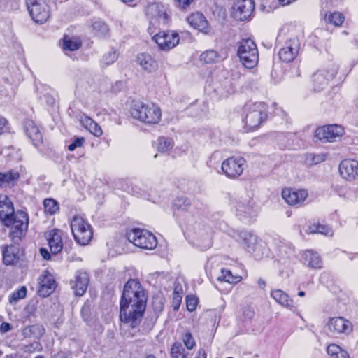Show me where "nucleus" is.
Returning a JSON list of instances; mask_svg holds the SVG:
<instances>
[{"instance_id": "nucleus-1", "label": "nucleus", "mask_w": 358, "mask_h": 358, "mask_svg": "<svg viewBox=\"0 0 358 358\" xmlns=\"http://www.w3.org/2000/svg\"><path fill=\"white\" fill-rule=\"evenodd\" d=\"M133 118L147 124H158L162 118L160 108L152 103L136 101L130 110Z\"/></svg>"}, {"instance_id": "nucleus-2", "label": "nucleus", "mask_w": 358, "mask_h": 358, "mask_svg": "<svg viewBox=\"0 0 358 358\" xmlns=\"http://www.w3.org/2000/svg\"><path fill=\"white\" fill-rule=\"evenodd\" d=\"M146 306L141 308L140 304L127 303L120 301V318L121 329H135L141 322Z\"/></svg>"}, {"instance_id": "nucleus-3", "label": "nucleus", "mask_w": 358, "mask_h": 358, "mask_svg": "<svg viewBox=\"0 0 358 358\" xmlns=\"http://www.w3.org/2000/svg\"><path fill=\"white\" fill-rule=\"evenodd\" d=\"M266 117V107L262 103H249L244 107L243 122L249 130L257 128Z\"/></svg>"}, {"instance_id": "nucleus-4", "label": "nucleus", "mask_w": 358, "mask_h": 358, "mask_svg": "<svg viewBox=\"0 0 358 358\" xmlns=\"http://www.w3.org/2000/svg\"><path fill=\"white\" fill-rule=\"evenodd\" d=\"M120 301L140 304L141 308L146 306L147 297L141 283L134 279L128 280L124 287Z\"/></svg>"}, {"instance_id": "nucleus-5", "label": "nucleus", "mask_w": 358, "mask_h": 358, "mask_svg": "<svg viewBox=\"0 0 358 358\" xmlns=\"http://www.w3.org/2000/svg\"><path fill=\"white\" fill-rule=\"evenodd\" d=\"M231 205L232 211L242 222L249 223L257 215V208L255 206L254 201L248 197L236 199Z\"/></svg>"}, {"instance_id": "nucleus-6", "label": "nucleus", "mask_w": 358, "mask_h": 358, "mask_svg": "<svg viewBox=\"0 0 358 358\" xmlns=\"http://www.w3.org/2000/svg\"><path fill=\"white\" fill-rule=\"evenodd\" d=\"M3 223L10 228V238L13 241L20 240L28 228L29 217L26 212L18 210Z\"/></svg>"}, {"instance_id": "nucleus-7", "label": "nucleus", "mask_w": 358, "mask_h": 358, "mask_svg": "<svg viewBox=\"0 0 358 358\" xmlns=\"http://www.w3.org/2000/svg\"><path fill=\"white\" fill-rule=\"evenodd\" d=\"M71 229L75 241L81 245L88 244L92 238L90 224L81 216L77 215L72 218Z\"/></svg>"}, {"instance_id": "nucleus-8", "label": "nucleus", "mask_w": 358, "mask_h": 358, "mask_svg": "<svg viewBox=\"0 0 358 358\" xmlns=\"http://www.w3.org/2000/svg\"><path fill=\"white\" fill-rule=\"evenodd\" d=\"M238 55L245 68L255 66L259 59L258 50L255 43L250 39H243L240 42Z\"/></svg>"}, {"instance_id": "nucleus-9", "label": "nucleus", "mask_w": 358, "mask_h": 358, "mask_svg": "<svg viewBox=\"0 0 358 358\" xmlns=\"http://www.w3.org/2000/svg\"><path fill=\"white\" fill-rule=\"evenodd\" d=\"M127 237L129 242L142 249L152 250L157 245L156 237L145 229H132L127 232Z\"/></svg>"}, {"instance_id": "nucleus-10", "label": "nucleus", "mask_w": 358, "mask_h": 358, "mask_svg": "<svg viewBox=\"0 0 358 358\" xmlns=\"http://www.w3.org/2000/svg\"><path fill=\"white\" fill-rule=\"evenodd\" d=\"M29 14L36 23L43 24L50 16L49 7L46 0H26Z\"/></svg>"}, {"instance_id": "nucleus-11", "label": "nucleus", "mask_w": 358, "mask_h": 358, "mask_svg": "<svg viewBox=\"0 0 358 358\" xmlns=\"http://www.w3.org/2000/svg\"><path fill=\"white\" fill-rule=\"evenodd\" d=\"M343 133L344 129L341 125L330 124L318 127L315 136L323 142H335L341 138Z\"/></svg>"}, {"instance_id": "nucleus-12", "label": "nucleus", "mask_w": 358, "mask_h": 358, "mask_svg": "<svg viewBox=\"0 0 358 358\" xmlns=\"http://www.w3.org/2000/svg\"><path fill=\"white\" fill-rule=\"evenodd\" d=\"M246 161L241 157H231L222 164V170L229 178L241 176L245 168Z\"/></svg>"}, {"instance_id": "nucleus-13", "label": "nucleus", "mask_w": 358, "mask_h": 358, "mask_svg": "<svg viewBox=\"0 0 358 358\" xmlns=\"http://www.w3.org/2000/svg\"><path fill=\"white\" fill-rule=\"evenodd\" d=\"M152 39L162 50H169L176 47L180 41L178 34L173 31H161L155 34Z\"/></svg>"}, {"instance_id": "nucleus-14", "label": "nucleus", "mask_w": 358, "mask_h": 358, "mask_svg": "<svg viewBox=\"0 0 358 358\" xmlns=\"http://www.w3.org/2000/svg\"><path fill=\"white\" fill-rule=\"evenodd\" d=\"M254 9L252 0H238L233 6L232 16L236 20L244 21L251 16Z\"/></svg>"}, {"instance_id": "nucleus-15", "label": "nucleus", "mask_w": 358, "mask_h": 358, "mask_svg": "<svg viewBox=\"0 0 358 358\" xmlns=\"http://www.w3.org/2000/svg\"><path fill=\"white\" fill-rule=\"evenodd\" d=\"M300 43L296 37L287 40L284 46L279 50L280 59L285 62H292L299 53Z\"/></svg>"}, {"instance_id": "nucleus-16", "label": "nucleus", "mask_w": 358, "mask_h": 358, "mask_svg": "<svg viewBox=\"0 0 358 358\" xmlns=\"http://www.w3.org/2000/svg\"><path fill=\"white\" fill-rule=\"evenodd\" d=\"M284 201L289 206H300L308 197V192L303 189H283L281 193Z\"/></svg>"}, {"instance_id": "nucleus-17", "label": "nucleus", "mask_w": 358, "mask_h": 358, "mask_svg": "<svg viewBox=\"0 0 358 358\" xmlns=\"http://www.w3.org/2000/svg\"><path fill=\"white\" fill-rule=\"evenodd\" d=\"M337 73V67L335 65L331 66L328 69H323L314 73L313 82L315 90L320 91L327 85L328 82L333 79Z\"/></svg>"}, {"instance_id": "nucleus-18", "label": "nucleus", "mask_w": 358, "mask_h": 358, "mask_svg": "<svg viewBox=\"0 0 358 358\" xmlns=\"http://www.w3.org/2000/svg\"><path fill=\"white\" fill-rule=\"evenodd\" d=\"M341 176L345 180L352 182L358 179V161L346 159L339 164Z\"/></svg>"}, {"instance_id": "nucleus-19", "label": "nucleus", "mask_w": 358, "mask_h": 358, "mask_svg": "<svg viewBox=\"0 0 358 358\" xmlns=\"http://www.w3.org/2000/svg\"><path fill=\"white\" fill-rule=\"evenodd\" d=\"M38 294L43 297H47L56 288V283L53 275L48 271H44L38 278Z\"/></svg>"}, {"instance_id": "nucleus-20", "label": "nucleus", "mask_w": 358, "mask_h": 358, "mask_svg": "<svg viewBox=\"0 0 358 358\" xmlns=\"http://www.w3.org/2000/svg\"><path fill=\"white\" fill-rule=\"evenodd\" d=\"M327 326L328 330L333 334H348L352 330L351 323L342 317L331 318Z\"/></svg>"}, {"instance_id": "nucleus-21", "label": "nucleus", "mask_w": 358, "mask_h": 358, "mask_svg": "<svg viewBox=\"0 0 358 358\" xmlns=\"http://www.w3.org/2000/svg\"><path fill=\"white\" fill-rule=\"evenodd\" d=\"M46 239L50 251L53 254H57L63 248L62 231L59 229H52L45 234Z\"/></svg>"}, {"instance_id": "nucleus-22", "label": "nucleus", "mask_w": 358, "mask_h": 358, "mask_svg": "<svg viewBox=\"0 0 358 358\" xmlns=\"http://www.w3.org/2000/svg\"><path fill=\"white\" fill-rule=\"evenodd\" d=\"M71 288L74 290L76 296H83L86 292L88 283L89 277L85 272H77L74 279L71 280Z\"/></svg>"}, {"instance_id": "nucleus-23", "label": "nucleus", "mask_w": 358, "mask_h": 358, "mask_svg": "<svg viewBox=\"0 0 358 358\" xmlns=\"http://www.w3.org/2000/svg\"><path fill=\"white\" fill-rule=\"evenodd\" d=\"M189 24L199 31L207 33L209 31L208 23L204 15L199 12L192 13L187 18Z\"/></svg>"}, {"instance_id": "nucleus-24", "label": "nucleus", "mask_w": 358, "mask_h": 358, "mask_svg": "<svg viewBox=\"0 0 358 358\" xmlns=\"http://www.w3.org/2000/svg\"><path fill=\"white\" fill-rule=\"evenodd\" d=\"M147 13L157 19L159 22L166 24L168 20V15L165 6L159 3H152L147 7Z\"/></svg>"}, {"instance_id": "nucleus-25", "label": "nucleus", "mask_w": 358, "mask_h": 358, "mask_svg": "<svg viewBox=\"0 0 358 358\" xmlns=\"http://www.w3.org/2000/svg\"><path fill=\"white\" fill-rule=\"evenodd\" d=\"M137 62L143 70L149 73L156 71L158 68L157 62L148 53L139 54L137 57Z\"/></svg>"}, {"instance_id": "nucleus-26", "label": "nucleus", "mask_w": 358, "mask_h": 358, "mask_svg": "<svg viewBox=\"0 0 358 358\" xmlns=\"http://www.w3.org/2000/svg\"><path fill=\"white\" fill-rule=\"evenodd\" d=\"M15 212L14 207L10 199L4 194L0 195V220L2 222L6 221V219L9 218Z\"/></svg>"}, {"instance_id": "nucleus-27", "label": "nucleus", "mask_w": 358, "mask_h": 358, "mask_svg": "<svg viewBox=\"0 0 358 358\" xmlns=\"http://www.w3.org/2000/svg\"><path fill=\"white\" fill-rule=\"evenodd\" d=\"M24 127L27 135L31 140L33 144L38 146L41 142L42 136L37 126L32 120H27Z\"/></svg>"}, {"instance_id": "nucleus-28", "label": "nucleus", "mask_w": 358, "mask_h": 358, "mask_svg": "<svg viewBox=\"0 0 358 358\" xmlns=\"http://www.w3.org/2000/svg\"><path fill=\"white\" fill-rule=\"evenodd\" d=\"M271 296L280 306L289 309H292L294 306L293 300L289 295L281 289H274L271 292Z\"/></svg>"}, {"instance_id": "nucleus-29", "label": "nucleus", "mask_w": 358, "mask_h": 358, "mask_svg": "<svg viewBox=\"0 0 358 358\" xmlns=\"http://www.w3.org/2000/svg\"><path fill=\"white\" fill-rule=\"evenodd\" d=\"M304 263L308 265V266L312 268H321L322 266V262L320 255L311 250H308L303 252V255Z\"/></svg>"}, {"instance_id": "nucleus-30", "label": "nucleus", "mask_w": 358, "mask_h": 358, "mask_svg": "<svg viewBox=\"0 0 358 358\" xmlns=\"http://www.w3.org/2000/svg\"><path fill=\"white\" fill-rule=\"evenodd\" d=\"M45 329L42 325L33 324L26 326L22 329V335L24 338H33L39 339L44 334Z\"/></svg>"}, {"instance_id": "nucleus-31", "label": "nucleus", "mask_w": 358, "mask_h": 358, "mask_svg": "<svg viewBox=\"0 0 358 358\" xmlns=\"http://www.w3.org/2000/svg\"><path fill=\"white\" fill-rule=\"evenodd\" d=\"M249 252L252 253L255 259H261L268 255V249L266 243L259 238L257 243L249 245Z\"/></svg>"}, {"instance_id": "nucleus-32", "label": "nucleus", "mask_w": 358, "mask_h": 358, "mask_svg": "<svg viewBox=\"0 0 358 358\" xmlns=\"http://www.w3.org/2000/svg\"><path fill=\"white\" fill-rule=\"evenodd\" d=\"M238 241L249 252V245L257 243L258 237L250 232L241 231L238 234Z\"/></svg>"}, {"instance_id": "nucleus-33", "label": "nucleus", "mask_w": 358, "mask_h": 358, "mask_svg": "<svg viewBox=\"0 0 358 358\" xmlns=\"http://www.w3.org/2000/svg\"><path fill=\"white\" fill-rule=\"evenodd\" d=\"M238 241L249 252V245L257 243L258 237L250 232L241 231L238 234Z\"/></svg>"}, {"instance_id": "nucleus-34", "label": "nucleus", "mask_w": 358, "mask_h": 358, "mask_svg": "<svg viewBox=\"0 0 358 358\" xmlns=\"http://www.w3.org/2000/svg\"><path fill=\"white\" fill-rule=\"evenodd\" d=\"M54 91L47 86H41V90L38 92V98L48 106H53L55 102L54 97Z\"/></svg>"}, {"instance_id": "nucleus-35", "label": "nucleus", "mask_w": 358, "mask_h": 358, "mask_svg": "<svg viewBox=\"0 0 358 358\" xmlns=\"http://www.w3.org/2000/svg\"><path fill=\"white\" fill-rule=\"evenodd\" d=\"M19 178L17 172L0 173V187L13 185Z\"/></svg>"}, {"instance_id": "nucleus-36", "label": "nucleus", "mask_w": 358, "mask_h": 358, "mask_svg": "<svg viewBox=\"0 0 358 358\" xmlns=\"http://www.w3.org/2000/svg\"><path fill=\"white\" fill-rule=\"evenodd\" d=\"M13 246L5 247L3 250V261L6 265H11L14 264L17 259V255L15 252Z\"/></svg>"}, {"instance_id": "nucleus-37", "label": "nucleus", "mask_w": 358, "mask_h": 358, "mask_svg": "<svg viewBox=\"0 0 358 358\" xmlns=\"http://www.w3.org/2000/svg\"><path fill=\"white\" fill-rule=\"evenodd\" d=\"M240 275H234L231 271L227 269H222L221 274L217 277V280L221 282H227L229 283H237L241 280Z\"/></svg>"}, {"instance_id": "nucleus-38", "label": "nucleus", "mask_w": 358, "mask_h": 358, "mask_svg": "<svg viewBox=\"0 0 358 358\" xmlns=\"http://www.w3.org/2000/svg\"><path fill=\"white\" fill-rule=\"evenodd\" d=\"M44 212L47 215H55L59 210V206L57 201L53 199H45L43 201Z\"/></svg>"}, {"instance_id": "nucleus-39", "label": "nucleus", "mask_w": 358, "mask_h": 358, "mask_svg": "<svg viewBox=\"0 0 358 358\" xmlns=\"http://www.w3.org/2000/svg\"><path fill=\"white\" fill-rule=\"evenodd\" d=\"M173 146V141L171 138L159 137L157 141V150L160 152H166Z\"/></svg>"}, {"instance_id": "nucleus-40", "label": "nucleus", "mask_w": 358, "mask_h": 358, "mask_svg": "<svg viewBox=\"0 0 358 358\" xmlns=\"http://www.w3.org/2000/svg\"><path fill=\"white\" fill-rule=\"evenodd\" d=\"M324 20L327 23L336 27L341 26L344 21V16L339 12L326 13Z\"/></svg>"}, {"instance_id": "nucleus-41", "label": "nucleus", "mask_w": 358, "mask_h": 358, "mask_svg": "<svg viewBox=\"0 0 358 358\" xmlns=\"http://www.w3.org/2000/svg\"><path fill=\"white\" fill-rule=\"evenodd\" d=\"M327 159L325 153L307 154L305 158V162L308 165H315L324 162Z\"/></svg>"}, {"instance_id": "nucleus-42", "label": "nucleus", "mask_w": 358, "mask_h": 358, "mask_svg": "<svg viewBox=\"0 0 358 358\" xmlns=\"http://www.w3.org/2000/svg\"><path fill=\"white\" fill-rule=\"evenodd\" d=\"M80 45V41L77 38H72L69 36L64 38L62 46L64 50L74 51L79 49Z\"/></svg>"}, {"instance_id": "nucleus-43", "label": "nucleus", "mask_w": 358, "mask_h": 358, "mask_svg": "<svg viewBox=\"0 0 358 358\" xmlns=\"http://www.w3.org/2000/svg\"><path fill=\"white\" fill-rule=\"evenodd\" d=\"M172 358H186L187 354L186 353L185 349L183 348L181 343L176 342L171 351Z\"/></svg>"}, {"instance_id": "nucleus-44", "label": "nucleus", "mask_w": 358, "mask_h": 358, "mask_svg": "<svg viewBox=\"0 0 358 358\" xmlns=\"http://www.w3.org/2000/svg\"><path fill=\"white\" fill-rule=\"evenodd\" d=\"M27 295V288L21 287L17 291L13 292L9 296V302L11 304H15L19 300L23 299Z\"/></svg>"}, {"instance_id": "nucleus-45", "label": "nucleus", "mask_w": 358, "mask_h": 358, "mask_svg": "<svg viewBox=\"0 0 358 358\" xmlns=\"http://www.w3.org/2000/svg\"><path fill=\"white\" fill-rule=\"evenodd\" d=\"M338 194L348 200H354L357 198L355 189L348 187H343L338 190Z\"/></svg>"}, {"instance_id": "nucleus-46", "label": "nucleus", "mask_w": 358, "mask_h": 358, "mask_svg": "<svg viewBox=\"0 0 358 358\" xmlns=\"http://www.w3.org/2000/svg\"><path fill=\"white\" fill-rule=\"evenodd\" d=\"M217 53L213 50H206L200 55V59L205 63L215 62L217 59Z\"/></svg>"}, {"instance_id": "nucleus-47", "label": "nucleus", "mask_w": 358, "mask_h": 358, "mask_svg": "<svg viewBox=\"0 0 358 358\" xmlns=\"http://www.w3.org/2000/svg\"><path fill=\"white\" fill-rule=\"evenodd\" d=\"M42 349V345L38 341H34L28 345H24L22 348V350L24 353L29 354H31L35 352H40Z\"/></svg>"}, {"instance_id": "nucleus-48", "label": "nucleus", "mask_w": 358, "mask_h": 358, "mask_svg": "<svg viewBox=\"0 0 358 358\" xmlns=\"http://www.w3.org/2000/svg\"><path fill=\"white\" fill-rule=\"evenodd\" d=\"M117 57V52L115 50H111L103 55L101 62L103 66H108L114 63Z\"/></svg>"}, {"instance_id": "nucleus-49", "label": "nucleus", "mask_w": 358, "mask_h": 358, "mask_svg": "<svg viewBox=\"0 0 358 358\" xmlns=\"http://www.w3.org/2000/svg\"><path fill=\"white\" fill-rule=\"evenodd\" d=\"M92 28L99 35H106L108 31V26L101 20H96L92 24Z\"/></svg>"}, {"instance_id": "nucleus-50", "label": "nucleus", "mask_w": 358, "mask_h": 358, "mask_svg": "<svg viewBox=\"0 0 358 358\" xmlns=\"http://www.w3.org/2000/svg\"><path fill=\"white\" fill-rule=\"evenodd\" d=\"M173 205L176 209L185 211L187 210L189 206V202L186 199L178 198L177 199L175 200Z\"/></svg>"}, {"instance_id": "nucleus-51", "label": "nucleus", "mask_w": 358, "mask_h": 358, "mask_svg": "<svg viewBox=\"0 0 358 358\" xmlns=\"http://www.w3.org/2000/svg\"><path fill=\"white\" fill-rule=\"evenodd\" d=\"M85 141V139L84 137H76L75 136L73 140H72V143H70L69 145H68V150L69 151H73L75 150L77 148H80L83 145Z\"/></svg>"}, {"instance_id": "nucleus-52", "label": "nucleus", "mask_w": 358, "mask_h": 358, "mask_svg": "<svg viewBox=\"0 0 358 358\" xmlns=\"http://www.w3.org/2000/svg\"><path fill=\"white\" fill-rule=\"evenodd\" d=\"M182 341L188 350H192L196 345L195 341L189 332H186L183 335Z\"/></svg>"}, {"instance_id": "nucleus-53", "label": "nucleus", "mask_w": 358, "mask_h": 358, "mask_svg": "<svg viewBox=\"0 0 358 358\" xmlns=\"http://www.w3.org/2000/svg\"><path fill=\"white\" fill-rule=\"evenodd\" d=\"M187 308L189 311H194L197 305V299L194 296H187L186 298Z\"/></svg>"}, {"instance_id": "nucleus-54", "label": "nucleus", "mask_w": 358, "mask_h": 358, "mask_svg": "<svg viewBox=\"0 0 358 358\" xmlns=\"http://www.w3.org/2000/svg\"><path fill=\"white\" fill-rule=\"evenodd\" d=\"M317 227L318 234L329 236L333 235V231L328 225L318 223Z\"/></svg>"}, {"instance_id": "nucleus-55", "label": "nucleus", "mask_w": 358, "mask_h": 358, "mask_svg": "<svg viewBox=\"0 0 358 358\" xmlns=\"http://www.w3.org/2000/svg\"><path fill=\"white\" fill-rule=\"evenodd\" d=\"M88 131L96 137H99L103 134V131L101 127L96 122L92 124Z\"/></svg>"}, {"instance_id": "nucleus-56", "label": "nucleus", "mask_w": 358, "mask_h": 358, "mask_svg": "<svg viewBox=\"0 0 358 358\" xmlns=\"http://www.w3.org/2000/svg\"><path fill=\"white\" fill-rule=\"evenodd\" d=\"M341 350L342 349L338 345L331 344L327 347V352L329 355L334 358Z\"/></svg>"}, {"instance_id": "nucleus-57", "label": "nucleus", "mask_w": 358, "mask_h": 358, "mask_svg": "<svg viewBox=\"0 0 358 358\" xmlns=\"http://www.w3.org/2000/svg\"><path fill=\"white\" fill-rule=\"evenodd\" d=\"M80 122L83 127L88 130L92 124H94V121L91 117L83 115L80 117Z\"/></svg>"}, {"instance_id": "nucleus-58", "label": "nucleus", "mask_w": 358, "mask_h": 358, "mask_svg": "<svg viewBox=\"0 0 358 358\" xmlns=\"http://www.w3.org/2000/svg\"><path fill=\"white\" fill-rule=\"evenodd\" d=\"M318 223H314L308 227L306 232L308 234H318Z\"/></svg>"}, {"instance_id": "nucleus-59", "label": "nucleus", "mask_w": 358, "mask_h": 358, "mask_svg": "<svg viewBox=\"0 0 358 358\" xmlns=\"http://www.w3.org/2000/svg\"><path fill=\"white\" fill-rule=\"evenodd\" d=\"M12 329V326L8 322H2L0 326V332L5 334L10 331Z\"/></svg>"}, {"instance_id": "nucleus-60", "label": "nucleus", "mask_w": 358, "mask_h": 358, "mask_svg": "<svg viewBox=\"0 0 358 358\" xmlns=\"http://www.w3.org/2000/svg\"><path fill=\"white\" fill-rule=\"evenodd\" d=\"M175 1L177 3V5L182 8H186L193 1V0H175Z\"/></svg>"}, {"instance_id": "nucleus-61", "label": "nucleus", "mask_w": 358, "mask_h": 358, "mask_svg": "<svg viewBox=\"0 0 358 358\" xmlns=\"http://www.w3.org/2000/svg\"><path fill=\"white\" fill-rule=\"evenodd\" d=\"M40 253L44 259L48 260L50 259V254L45 248H41Z\"/></svg>"}, {"instance_id": "nucleus-62", "label": "nucleus", "mask_w": 358, "mask_h": 358, "mask_svg": "<svg viewBox=\"0 0 358 358\" xmlns=\"http://www.w3.org/2000/svg\"><path fill=\"white\" fill-rule=\"evenodd\" d=\"M6 124L7 120L3 117H0V135L3 133Z\"/></svg>"}, {"instance_id": "nucleus-63", "label": "nucleus", "mask_w": 358, "mask_h": 358, "mask_svg": "<svg viewBox=\"0 0 358 358\" xmlns=\"http://www.w3.org/2000/svg\"><path fill=\"white\" fill-rule=\"evenodd\" d=\"M334 358H350V357L345 350H341Z\"/></svg>"}, {"instance_id": "nucleus-64", "label": "nucleus", "mask_w": 358, "mask_h": 358, "mask_svg": "<svg viewBox=\"0 0 358 358\" xmlns=\"http://www.w3.org/2000/svg\"><path fill=\"white\" fill-rule=\"evenodd\" d=\"M181 299H182V296H180L179 295H177V296H176L174 298V301H173V302L175 303V305H174V310L178 309V308L179 306V304H180V303L181 301Z\"/></svg>"}]
</instances>
